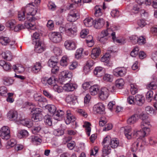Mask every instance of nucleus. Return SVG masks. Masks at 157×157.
<instances>
[{
  "instance_id": "obj_1",
  "label": "nucleus",
  "mask_w": 157,
  "mask_h": 157,
  "mask_svg": "<svg viewBox=\"0 0 157 157\" xmlns=\"http://www.w3.org/2000/svg\"><path fill=\"white\" fill-rule=\"evenodd\" d=\"M139 118L142 120L140 124L141 128L146 129V132L150 131L149 127L150 126V122L148 117L146 114L143 113H141L139 116Z\"/></svg>"
},
{
  "instance_id": "obj_2",
  "label": "nucleus",
  "mask_w": 157,
  "mask_h": 157,
  "mask_svg": "<svg viewBox=\"0 0 157 157\" xmlns=\"http://www.w3.org/2000/svg\"><path fill=\"white\" fill-rule=\"evenodd\" d=\"M33 43L35 44V51L38 53L43 52L45 48L43 43L41 40H34Z\"/></svg>"
},
{
  "instance_id": "obj_3",
  "label": "nucleus",
  "mask_w": 157,
  "mask_h": 157,
  "mask_svg": "<svg viewBox=\"0 0 157 157\" xmlns=\"http://www.w3.org/2000/svg\"><path fill=\"white\" fill-rule=\"evenodd\" d=\"M10 130L7 126H3L0 130V136L2 139H9L10 137Z\"/></svg>"
},
{
  "instance_id": "obj_4",
  "label": "nucleus",
  "mask_w": 157,
  "mask_h": 157,
  "mask_svg": "<svg viewBox=\"0 0 157 157\" xmlns=\"http://www.w3.org/2000/svg\"><path fill=\"white\" fill-rule=\"evenodd\" d=\"M71 23H68L66 25L65 28H62V29H63L68 35L70 36H73L74 34L77 32V28L73 27L69 28L68 27L71 26Z\"/></svg>"
},
{
  "instance_id": "obj_5",
  "label": "nucleus",
  "mask_w": 157,
  "mask_h": 157,
  "mask_svg": "<svg viewBox=\"0 0 157 157\" xmlns=\"http://www.w3.org/2000/svg\"><path fill=\"white\" fill-rule=\"evenodd\" d=\"M35 5H33V3H30L27 5L25 7V11L27 15H35L37 12L36 10H34Z\"/></svg>"
},
{
  "instance_id": "obj_6",
  "label": "nucleus",
  "mask_w": 157,
  "mask_h": 157,
  "mask_svg": "<svg viewBox=\"0 0 157 157\" xmlns=\"http://www.w3.org/2000/svg\"><path fill=\"white\" fill-rule=\"evenodd\" d=\"M109 90L108 89L105 87L101 88L98 93L99 97L102 100L107 99L109 96Z\"/></svg>"
},
{
  "instance_id": "obj_7",
  "label": "nucleus",
  "mask_w": 157,
  "mask_h": 157,
  "mask_svg": "<svg viewBox=\"0 0 157 157\" xmlns=\"http://www.w3.org/2000/svg\"><path fill=\"white\" fill-rule=\"evenodd\" d=\"M142 130L134 131L133 134V138H136L138 137L137 139H141L143 138L144 137L146 136V134L148 133L149 131L146 132V130H144V129L142 128Z\"/></svg>"
},
{
  "instance_id": "obj_8",
  "label": "nucleus",
  "mask_w": 157,
  "mask_h": 157,
  "mask_svg": "<svg viewBox=\"0 0 157 157\" xmlns=\"http://www.w3.org/2000/svg\"><path fill=\"white\" fill-rule=\"evenodd\" d=\"M93 110L94 112L100 114H104L105 113V106L101 103L95 105L93 107Z\"/></svg>"
},
{
  "instance_id": "obj_9",
  "label": "nucleus",
  "mask_w": 157,
  "mask_h": 157,
  "mask_svg": "<svg viewBox=\"0 0 157 157\" xmlns=\"http://www.w3.org/2000/svg\"><path fill=\"white\" fill-rule=\"evenodd\" d=\"M64 45L65 48L69 50H74L76 47L75 43L71 40H66L64 43Z\"/></svg>"
},
{
  "instance_id": "obj_10",
  "label": "nucleus",
  "mask_w": 157,
  "mask_h": 157,
  "mask_svg": "<svg viewBox=\"0 0 157 157\" xmlns=\"http://www.w3.org/2000/svg\"><path fill=\"white\" fill-rule=\"evenodd\" d=\"M62 79L64 81L69 82L72 77V73L68 71H63L61 72Z\"/></svg>"
},
{
  "instance_id": "obj_11",
  "label": "nucleus",
  "mask_w": 157,
  "mask_h": 157,
  "mask_svg": "<svg viewBox=\"0 0 157 157\" xmlns=\"http://www.w3.org/2000/svg\"><path fill=\"white\" fill-rule=\"evenodd\" d=\"M105 24L104 19L102 18H99L95 19L94 21V27L97 29H100Z\"/></svg>"
},
{
  "instance_id": "obj_12",
  "label": "nucleus",
  "mask_w": 157,
  "mask_h": 157,
  "mask_svg": "<svg viewBox=\"0 0 157 157\" xmlns=\"http://www.w3.org/2000/svg\"><path fill=\"white\" fill-rule=\"evenodd\" d=\"M67 119L65 120V122L67 124H70L71 122H73L75 121L76 119L71 113L70 110H67L66 111Z\"/></svg>"
},
{
  "instance_id": "obj_13",
  "label": "nucleus",
  "mask_w": 157,
  "mask_h": 157,
  "mask_svg": "<svg viewBox=\"0 0 157 157\" xmlns=\"http://www.w3.org/2000/svg\"><path fill=\"white\" fill-rule=\"evenodd\" d=\"M126 70L124 68L118 67L113 71V74L114 75L117 76H123L126 73Z\"/></svg>"
},
{
  "instance_id": "obj_14",
  "label": "nucleus",
  "mask_w": 157,
  "mask_h": 157,
  "mask_svg": "<svg viewBox=\"0 0 157 157\" xmlns=\"http://www.w3.org/2000/svg\"><path fill=\"white\" fill-rule=\"evenodd\" d=\"M145 98L144 96L141 95L137 94L135 98V103L137 105L141 106L144 103Z\"/></svg>"
},
{
  "instance_id": "obj_15",
  "label": "nucleus",
  "mask_w": 157,
  "mask_h": 157,
  "mask_svg": "<svg viewBox=\"0 0 157 157\" xmlns=\"http://www.w3.org/2000/svg\"><path fill=\"white\" fill-rule=\"evenodd\" d=\"M35 100L38 102V103L40 107L43 105V103H46L47 100L45 98L41 96H38L37 94H35L34 96Z\"/></svg>"
},
{
  "instance_id": "obj_16",
  "label": "nucleus",
  "mask_w": 157,
  "mask_h": 157,
  "mask_svg": "<svg viewBox=\"0 0 157 157\" xmlns=\"http://www.w3.org/2000/svg\"><path fill=\"white\" fill-rule=\"evenodd\" d=\"M77 97L74 95H68L66 98V101L68 103L74 105L77 101Z\"/></svg>"
},
{
  "instance_id": "obj_17",
  "label": "nucleus",
  "mask_w": 157,
  "mask_h": 157,
  "mask_svg": "<svg viewBox=\"0 0 157 157\" xmlns=\"http://www.w3.org/2000/svg\"><path fill=\"white\" fill-rule=\"evenodd\" d=\"M2 58L7 61L11 60L13 58V56L11 52L9 51H6L2 53Z\"/></svg>"
},
{
  "instance_id": "obj_18",
  "label": "nucleus",
  "mask_w": 157,
  "mask_h": 157,
  "mask_svg": "<svg viewBox=\"0 0 157 157\" xmlns=\"http://www.w3.org/2000/svg\"><path fill=\"white\" fill-rule=\"evenodd\" d=\"M17 117V111L13 110H10L7 114V117L11 121L16 120Z\"/></svg>"
},
{
  "instance_id": "obj_19",
  "label": "nucleus",
  "mask_w": 157,
  "mask_h": 157,
  "mask_svg": "<svg viewBox=\"0 0 157 157\" xmlns=\"http://www.w3.org/2000/svg\"><path fill=\"white\" fill-rule=\"evenodd\" d=\"M58 59L54 56L51 57L48 60V64L49 67H52L57 66Z\"/></svg>"
},
{
  "instance_id": "obj_20",
  "label": "nucleus",
  "mask_w": 157,
  "mask_h": 157,
  "mask_svg": "<svg viewBox=\"0 0 157 157\" xmlns=\"http://www.w3.org/2000/svg\"><path fill=\"white\" fill-rule=\"evenodd\" d=\"M63 89L67 92L72 91L75 89V85L72 83H67L63 87Z\"/></svg>"
},
{
  "instance_id": "obj_21",
  "label": "nucleus",
  "mask_w": 157,
  "mask_h": 157,
  "mask_svg": "<svg viewBox=\"0 0 157 157\" xmlns=\"http://www.w3.org/2000/svg\"><path fill=\"white\" fill-rule=\"evenodd\" d=\"M20 123L23 125L29 128L32 127L33 125L32 122L30 120L28 119H24L20 120Z\"/></svg>"
},
{
  "instance_id": "obj_22",
  "label": "nucleus",
  "mask_w": 157,
  "mask_h": 157,
  "mask_svg": "<svg viewBox=\"0 0 157 157\" xmlns=\"http://www.w3.org/2000/svg\"><path fill=\"white\" fill-rule=\"evenodd\" d=\"M41 63L39 62H36L32 67V71L34 73H37L40 71L41 68Z\"/></svg>"
},
{
  "instance_id": "obj_23",
  "label": "nucleus",
  "mask_w": 157,
  "mask_h": 157,
  "mask_svg": "<svg viewBox=\"0 0 157 157\" xmlns=\"http://www.w3.org/2000/svg\"><path fill=\"white\" fill-rule=\"evenodd\" d=\"M101 53V50L99 48H95L92 51L91 57L93 59H95L98 57Z\"/></svg>"
},
{
  "instance_id": "obj_24",
  "label": "nucleus",
  "mask_w": 157,
  "mask_h": 157,
  "mask_svg": "<svg viewBox=\"0 0 157 157\" xmlns=\"http://www.w3.org/2000/svg\"><path fill=\"white\" fill-rule=\"evenodd\" d=\"M67 19L69 21H75L77 19L76 13L73 11H70L67 17Z\"/></svg>"
},
{
  "instance_id": "obj_25",
  "label": "nucleus",
  "mask_w": 157,
  "mask_h": 157,
  "mask_svg": "<svg viewBox=\"0 0 157 157\" xmlns=\"http://www.w3.org/2000/svg\"><path fill=\"white\" fill-rule=\"evenodd\" d=\"M104 73L103 68L101 67H97L95 68L94 71V74L98 77L102 76Z\"/></svg>"
},
{
  "instance_id": "obj_26",
  "label": "nucleus",
  "mask_w": 157,
  "mask_h": 157,
  "mask_svg": "<svg viewBox=\"0 0 157 157\" xmlns=\"http://www.w3.org/2000/svg\"><path fill=\"white\" fill-rule=\"evenodd\" d=\"M131 128L130 126H127L124 128V133L125 135L128 139H130L132 137L131 131Z\"/></svg>"
},
{
  "instance_id": "obj_27",
  "label": "nucleus",
  "mask_w": 157,
  "mask_h": 157,
  "mask_svg": "<svg viewBox=\"0 0 157 157\" xmlns=\"http://www.w3.org/2000/svg\"><path fill=\"white\" fill-rule=\"evenodd\" d=\"M84 25L87 27H91L94 25V21L93 19L90 18H86L83 21Z\"/></svg>"
},
{
  "instance_id": "obj_28",
  "label": "nucleus",
  "mask_w": 157,
  "mask_h": 157,
  "mask_svg": "<svg viewBox=\"0 0 157 157\" xmlns=\"http://www.w3.org/2000/svg\"><path fill=\"white\" fill-rule=\"evenodd\" d=\"M13 68L15 72H18L19 73L23 72L25 70V68L21 65L17 64L13 66Z\"/></svg>"
},
{
  "instance_id": "obj_29",
  "label": "nucleus",
  "mask_w": 157,
  "mask_h": 157,
  "mask_svg": "<svg viewBox=\"0 0 157 157\" xmlns=\"http://www.w3.org/2000/svg\"><path fill=\"white\" fill-rule=\"evenodd\" d=\"M99 90V88L97 85H94L90 88V92L92 95H96Z\"/></svg>"
},
{
  "instance_id": "obj_30",
  "label": "nucleus",
  "mask_w": 157,
  "mask_h": 157,
  "mask_svg": "<svg viewBox=\"0 0 157 157\" xmlns=\"http://www.w3.org/2000/svg\"><path fill=\"white\" fill-rule=\"evenodd\" d=\"M138 117L137 114H134L129 118L127 120V122L128 124H133L137 121V117Z\"/></svg>"
},
{
  "instance_id": "obj_31",
  "label": "nucleus",
  "mask_w": 157,
  "mask_h": 157,
  "mask_svg": "<svg viewBox=\"0 0 157 157\" xmlns=\"http://www.w3.org/2000/svg\"><path fill=\"white\" fill-rule=\"evenodd\" d=\"M124 84V81L122 78L118 79L115 82L116 86L119 89L123 88Z\"/></svg>"
},
{
  "instance_id": "obj_32",
  "label": "nucleus",
  "mask_w": 157,
  "mask_h": 157,
  "mask_svg": "<svg viewBox=\"0 0 157 157\" xmlns=\"http://www.w3.org/2000/svg\"><path fill=\"white\" fill-rule=\"evenodd\" d=\"M65 113V111L63 110H59L56 112L53 115V117L56 120H58V117H61Z\"/></svg>"
},
{
  "instance_id": "obj_33",
  "label": "nucleus",
  "mask_w": 157,
  "mask_h": 157,
  "mask_svg": "<svg viewBox=\"0 0 157 157\" xmlns=\"http://www.w3.org/2000/svg\"><path fill=\"white\" fill-rule=\"evenodd\" d=\"M101 6H96L94 8V15L96 17H99L101 16L102 13L101 9Z\"/></svg>"
},
{
  "instance_id": "obj_34",
  "label": "nucleus",
  "mask_w": 157,
  "mask_h": 157,
  "mask_svg": "<svg viewBox=\"0 0 157 157\" xmlns=\"http://www.w3.org/2000/svg\"><path fill=\"white\" fill-rule=\"evenodd\" d=\"M46 108L48 109L50 113L52 114L53 117L54 114L56 112V108L55 106L54 105H47L45 106Z\"/></svg>"
},
{
  "instance_id": "obj_35",
  "label": "nucleus",
  "mask_w": 157,
  "mask_h": 157,
  "mask_svg": "<svg viewBox=\"0 0 157 157\" xmlns=\"http://www.w3.org/2000/svg\"><path fill=\"white\" fill-rule=\"evenodd\" d=\"M109 29H107L106 30H103L98 35V39L105 38V37L108 36L110 33H108Z\"/></svg>"
},
{
  "instance_id": "obj_36",
  "label": "nucleus",
  "mask_w": 157,
  "mask_h": 157,
  "mask_svg": "<svg viewBox=\"0 0 157 157\" xmlns=\"http://www.w3.org/2000/svg\"><path fill=\"white\" fill-rule=\"evenodd\" d=\"M69 59L66 56H63L60 61V64L63 67L66 66L67 65Z\"/></svg>"
},
{
  "instance_id": "obj_37",
  "label": "nucleus",
  "mask_w": 157,
  "mask_h": 157,
  "mask_svg": "<svg viewBox=\"0 0 157 157\" xmlns=\"http://www.w3.org/2000/svg\"><path fill=\"white\" fill-rule=\"evenodd\" d=\"M2 80L3 84L6 86H9L12 84L13 82V80L9 77H4Z\"/></svg>"
},
{
  "instance_id": "obj_38",
  "label": "nucleus",
  "mask_w": 157,
  "mask_h": 157,
  "mask_svg": "<svg viewBox=\"0 0 157 157\" xmlns=\"http://www.w3.org/2000/svg\"><path fill=\"white\" fill-rule=\"evenodd\" d=\"M119 144V142L116 138H113L111 140L110 145L111 147L113 148L117 147Z\"/></svg>"
},
{
  "instance_id": "obj_39",
  "label": "nucleus",
  "mask_w": 157,
  "mask_h": 157,
  "mask_svg": "<svg viewBox=\"0 0 157 157\" xmlns=\"http://www.w3.org/2000/svg\"><path fill=\"white\" fill-rule=\"evenodd\" d=\"M28 135V132L25 130H21L17 134V136L19 138L27 137Z\"/></svg>"
},
{
  "instance_id": "obj_40",
  "label": "nucleus",
  "mask_w": 157,
  "mask_h": 157,
  "mask_svg": "<svg viewBox=\"0 0 157 157\" xmlns=\"http://www.w3.org/2000/svg\"><path fill=\"white\" fill-rule=\"evenodd\" d=\"M83 50V48H81L78 49L76 52L75 57L77 59L81 58L82 56V53Z\"/></svg>"
},
{
  "instance_id": "obj_41",
  "label": "nucleus",
  "mask_w": 157,
  "mask_h": 157,
  "mask_svg": "<svg viewBox=\"0 0 157 157\" xmlns=\"http://www.w3.org/2000/svg\"><path fill=\"white\" fill-rule=\"evenodd\" d=\"M17 143L15 140L11 139L7 142L6 147L7 149H9L14 146Z\"/></svg>"
},
{
  "instance_id": "obj_42",
  "label": "nucleus",
  "mask_w": 157,
  "mask_h": 157,
  "mask_svg": "<svg viewBox=\"0 0 157 157\" xmlns=\"http://www.w3.org/2000/svg\"><path fill=\"white\" fill-rule=\"evenodd\" d=\"M25 10H22L19 11L18 13V17L19 21H22L25 19Z\"/></svg>"
},
{
  "instance_id": "obj_43",
  "label": "nucleus",
  "mask_w": 157,
  "mask_h": 157,
  "mask_svg": "<svg viewBox=\"0 0 157 157\" xmlns=\"http://www.w3.org/2000/svg\"><path fill=\"white\" fill-rule=\"evenodd\" d=\"M50 36L53 39L62 38L61 33L59 32H54L50 33Z\"/></svg>"
},
{
  "instance_id": "obj_44",
  "label": "nucleus",
  "mask_w": 157,
  "mask_h": 157,
  "mask_svg": "<svg viewBox=\"0 0 157 157\" xmlns=\"http://www.w3.org/2000/svg\"><path fill=\"white\" fill-rule=\"evenodd\" d=\"M44 121L49 126H51L52 125V122L51 120V117L49 115H46L44 117Z\"/></svg>"
},
{
  "instance_id": "obj_45",
  "label": "nucleus",
  "mask_w": 157,
  "mask_h": 157,
  "mask_svg": "<svg viewBox=\"0 0 157 157\" xmlns=\"http://www.w3.org/2000/svg\"><path fill=\"white\" fill-rule=\"evenodd\" d=\"M137 3L140 5L145 4L146 5H150L151 0H136Z\"/></svg>"
},
{
  "instance_id": "obj_46",
  "label": "nucleus",
  "mask_w": 157,
  "mask_h": 157,
  "mask_svg": "<svg viewBox=\"0 0 157 157\" xmlns=\"http://www.w3.org/2000/svg\"><path fill=\"white\" fill-rule=\"evenodd\" d=\"M31 140L33 143L36 144H40L42 142V140L41 139L35 136H32Z\"/></svg>"
},
{
  "instance_id": "obj_47",
  "label": "nucleus",
  "mask_w": 157,
  "mask_h": 157,
  "mask_svg": "<svg viewBox=\"0 0 157 157\" xmlns=\"http://www.w3.org/2000/svg\"><path fill=\"white\" fill-rule=\"evenodd\" d=\"M25 26L27 29L32 30H34L36 27V25L34 24H32L30 22L28 21L25 22Z\"/></svg>"
},
{
  "instance_id": "obj_48",
  "label": "nucleus",
  "mask_w": 157,
  "mask_h": 157,
  "mask_svg": "<svg viewBox=\"0 0 157 157\" xmlns=\"http://www.w3.org/2000/svg\"><path fill=\"white\" fill-rule=\"evenodd\" d=\"M111 148L110 146L107 145H105L104 146L102 149V152L104 154L108 155L111 152Z\"/></svg>"
},
{
  "instance_id": "obj_49",
  "label": "nucleus",
  "mask_w": 157,
  "mask_h": 157,
  "mask_svg": "<svg viewBox=\"0 0 157 157\" xmlns=\"http://www.w3.org/2000/svg\"><path fill=\"white\" fill-rule=\"evenodd\" d=\"M139 144V140L137 139L134 142L132 145L131 150L133 152L136 151L137 150Z\"/></svg>"
},
{
  "instance_id": "obj_50",
  "label": "nucleus",
  "mask_w": 157,
  "mask_h": 157,
  "mask_svg": "<svg viewBox=\"0 0 157 157\" xmlns=\"http://www.w3.org/2000/svg\"><path fill=\"white\" fill-rule=\"evenodd\" d=\"M15 23V21L14 20H10L6 22V25L13 30Z\"/></svg>"
},
{
  "instance_id": "obj_51",
  "label": "nucleus",
  "mask_w": 157,
  "mask_h": 157,
  "mask_svg": "<svg viewBox=\"0 0 157 157\" xmlns=\"http://www.w3.org/2000/svg\"><path fill=\"white\" fill-rule=\"evenodd\" d=\"M90 124L88 122H86L85 124L83 125V127H85L86 128V131L87 132V134L88 136H89L91 131V128L90 127Z\"/></svg>"
},
{
  "instance_id": "obj_52",
  "label": "nucleus",
  "mask_w": 157,
  "mask_h": 157,
  "mask_svg": "<svg viewBox=\"0 0 157 157\" xmlns=\"http://www.w3.org/2000/svg\"><path fill=\"white\" fill-rule=\"evenodd\" d=\"M109 57L108 55L106 54L102 57L101 59L102 62L106 63V65H109Z\"/></svg>"
},
{
  "instance_id": "obj_53",
  "label": "nucleus",
  "mask_w": 157,
  "mask_h": 157,
  "mask_svg": "<svg viewBox=\"0 0 157 157\" xmlns=\"http://www.w3.org/2000/svg\"><path fill=\"white\" fill-rule=\"evenodd\" d=\"M139 49L138 47H135L131 52V56L133 57H136L138 54Z\"/></svg>"
},
{
  "instance_id": "obj_54",
  "label": "nucleus",
  "mask_w": 157,
  "mask_h": 157,
  "mask_svg": "<svg viewBox=\"0 0 157 157\" xmlns=\"http://www.w3.org/2000/svg\"><path fill=\"white\" fill-rule=\"evenodd\" d=\"M130 91L132 94L134 95L137 92L138 89L135 85L131 84Z\"/></svg>"
},
{
  "instance_id": "obj_55",
  "label": "nucleus",
  "mask_w": 157,
  "mask_h": 157,
  "mask_svg": "<svg viewBox=\"0 0 157 157\" xmlns=\"http://www.w3.org/2000/svg\"><path fill=\"white\" fill-rule=\"evenodd\" d=\"M41 115L38 114H34L32 118V120L35 122H37L40 121L41 119Z\"/></svg>"
},
{
  "instance_id": "obj_56",
  "label": "nucleus",
  "mask_w": 157,
  "mask_h": 157,
  "mask_svg": "<svg viewBox=\"0 0 157 157\" xmlns=\"http://www.w3.org/2000/svg\"><path fill=\"white\" fill-rule=\"evenodd\" d=\"M103 79L106 81L112 82L113 81V76L110 75L106 74L103 77Z\"/></svg>"
},
{
  "instance_id": "obj_57",
  "label": "nucleus",
  "mask_w": 157,
  "mask_h": 157,
  "mask_svg": "<svg viewBox=\"0 0 157 157\" xmlns=\"http://www.w3.org/2000/svg\"><path fill=\"white\" fill-rule=\"evenodd\" d=\"M31 112H33L34 114L41 115V109L37 108H33L31 110Z\"/></svg>"
},
{
  "instance_id": "obj_58",
  "label": "nucleus",
  "mask_w": 157,
  "mask_h": 157,
  "mask_svg": "<svg viewBox=\"0 0 157 157\" xmlns=\"http://www.w3.org/2000/svg\"><path fill=\"white\" fill-rule=\"evenodd\" d=\"M88 33L89 31L88 29H84L80 32V36L82 38H85Z\"/></svg>"
},
{
  "instance_id": "obj_59",
  "label": "nucleus",
  "mask_w": 157,
  "mask_h": 157,
  "mask_svg": "<svg viewBox=\"0 0 157 157\" xmlns=\"http://www.w3.org/2000/svg\"><path fill=\"white\" fill-rule=\"evenodd\" d=\"M149 143L153 145L157 143V138L155 137H151L149 138Z\"/></svg>"
},
{
  "instance_id": "obj_60",
  "label": "nucleus",
  "mask_w": 157,
  "mask_h": 157,
  "mask_svg": "<svg viewBox=\"0 0 157 157\" xmlns=\"http://www.w3.org/2000/svg\"><path fill=\"white\" fill-rule=\"evenodd\" d=\"M48 9L52 10H54L56 8V6L55 4L52 2H49L48 5Z\"/></svg>"
},
{
  "instance_id": "obj_61",
  "label": "nucleus",
  "mask_w": 157,
  "mask_h": 157,
  "mask_svg": "<svg viewBox=\"0 0 157 157\" xmlns=\"http://www.w3.org/2000/svg\"><path fill=\"white\" fill-rule=\"evenodd\" d=\"M53 89L55 91L58 93H60L62 91L63 88V87L60 86H59L57 85H54Z\"/></svg>"
},
{
  "instance_id": "obj_62",
  "label": "nucleus",
  "mask_w": 157,
  "mask_h": 157,
  "mask_svg": "<svg viewBox=\"0 0 157 157\" xmlns=\"http://www.w3.org/2000/svg\"><path fill=\"white\" fill-rule=\"evenodd\" d=\"M153 95V92L152 91L150 90L148 91L146 95V98L148 101H150L152 98Z\"/></svg>"
},
{
  "instance_id": "obj_63",
  "label": "nucleus",
  "mask_w": 157,
  "mask_h": 157,
  "mask_svg": "<svg viewBox=\"0 0 157 157\" xmlns=\"http://www.w3.org/2000/svg\"><path fill=\"white\" fill-rule=\"evenodd\" d=\"M157 85L154 82H151L147 86V88L149 89H155Z\"/></svg>"
},
{
  "instance_id": "obj_64",
  "label": "nucleus",
  "mask_w": 157,
  "mask_h": 157,
  "mask_svg": "<svg viewBox=\"0 0 157 157\" xmlns=\"http://www.w3.org/2000/svg\"><path fill=\"white\" fill-rule=\"evenodd\" d=\"M41 35L39 32H35L33 33L32 36L34 39H39L41 38Z\"/></svg>"
}]
</instances>
